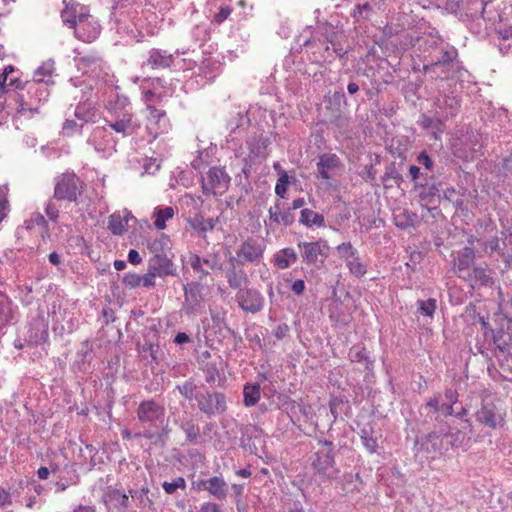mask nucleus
<instances>
[{
    "label": "nucleus",
    "mask_w": 512,
    "mask_h": 512,
    "mask_svg": "<svg viewBox=\"0 0 512 512\" xmlns=\"http://www.w3.org/2000/svg\"><path fill=\"white\" fill-rule=\"evenodd\" d=\"M74 114L83 123H94L99 117L93 102L88 99L76 107Z\"/></svg>",
    "instance_id": "58836bf2"
},
{
    "label": "nucleus",
    "mask_w": 512,
    "mask_h": 512,
    "mask_svg": "<svg viewBox=\"0 0 512 512\" xmlns=\"http://www.w3.org/2000/svg\"><path fill=\"white\" fill-rule=\"evenodd\" d=\"M13 317L12 302L7 295L0 292V328L6 326Z\"/></svg>",
    "instance_id": "8fccbe9b"
},
{
    "label": "nucleus",
    "mask_w": 512,
    "mask_h": 512,
    "mask_svg": "<svg viewBox=\"0 0 512 512\" xmlns=\"http://www.w3.org/2000/svg\"><path fill=\"white\" fill-rule=\"evenodd\" d=\"M260 381L256 383H247L243 388V404L246 407H252L260 400V382L266 379L265 374H259Z\"/></svg>",
    "instance_id": "4c0bfd02"
},
{
    "label": "nucleus",
    "mask_w": 512,
    "mask_h": 512,
    "mask_svg": "<svg viewBox=\"0 0 512 512\" xmlns=\"http://www.w3.org/2000/svg\"><path fill=\"white\" fill-rule=\"evenodd\" d=\"M360 439L366 448V450L373 454L378 449V436L374 430V427L369 423L364 425L359 432Z\"/></svg>",
    "instance_id": "79ce46f5"
},
{
    "label": "nucleus",
    "mask_w": 512,
    "mask_h": 512,
    "mask_svg": "<svg viewBox=\"0 0 512 512\" xmlns=\"http://www.w3.org/2000/svg\"><path fill=\"white\" fill-rule=\"evenodd\" d=\"M238 306L245 312L258 313L264 308L263 295L254 288L240 289L236 294Z\"/></svg>",
    "instance_id": "ddd939ff"
},
{
    "label": "nucleus",
    "mask_w": 512,
    "mask_h": 512,
    "mask_svg": "<svg viewBox=\"0 0 512 512\" xmlns=\"http://www.w3.org/2000/svg\"><path fill=\"white\" fill-rule=\"evenodd\" d=\"M106 127L125 138L137 133L141 123L132 113L124 111L116 113L112 120L106 121Z\"/></svg>",
    "instance_id": "9d476101"
},
{
    "label": "nucleus",
    "mask_w": 512,
    "mask_h": 512,
    "mask_svg": "<svg viewBox=\"0 0 512 512\" xmlns=\"http://www.w3.org/2000/svg\"><path fill=\"white\" fill-rule=\"evenodd\" d=\"M486 5L487 2L484 0H462L461 3L457 4L456 14L463 21H477L479 19H490L486 16Z\"/></svg>",
    "instance_id": "dca6fc26"
},
{
    "label": "nucleus",
    "mask_w": 512,
    "mask_h": 512,
    "mask_svg": "<svg viewBox=\"0 0 512 512\" xmlns=\"http://www.w3.org/2000/svg\"><path fill=\"white\" fill-rule=\"evenodd\" d=\"M176 424L185 433L186 441L190 444L196 445L201 441V433L199 426L194 422L193 419L183 418L176 421Z\"/></svg>",
    "instance_id": "e433bc0d"
},
{
    "label": "nucleus",
    "mask_w": 512,
    "mask_h": 512,
    "mask_svg": "<svg viewBox=\"0 0 512 512\" xmlns=\"http://www.w3.org/2000/svg\"><path fill=\"white\" fill-rule=\"evenodd\" d=\"M440 404V394H435L420 406L419 413L423 423H439L441 421L439 414Z\"/></svg>",
    "instance_id": "c756f323"
},
{
    "label": "nucleus",
    "mask_w": 512,
    "mask_h": 512,
    "mask_svg": "<svg viewBox=\"0 0 512 512\" xmlns=\"http://www.w3.org/2000/svg\"><path fill=\"white\" fill-rule=\"evenodd\" d=\"M461 280L465 281L472 290L481 287H492L495 283L493 271L488 265H474Z\"/></svg>",
    "instance_id": "4468645a"
},
{
    "label": "nucleus",
    "mask_w": 512,
    "mask_h": 512,
    "mask_svg": "<svg viewBox=\"0 0 512 512\" xmlns=\"http://www.w3.org/2000/svg\"><path fill=\"white\" fill-rule=\"evenodd\" d=\"M174 61V55L167 50L152 48L148 52V58L145 64L150 66L152 69H165L169 68Z\"/></svg>",
    "instance_id": "cd10ccee"
},
{
    "label": "nucleus",
    "mask_w": 512,
    "mask_h": 512,
    "mask_svg": "<svg viewBox=\"0 0 512 512\" xmlns=\"http://www.w3.org/2000/svg\"><path fill=\"white\" fill-rule=\"evenodd\" d=\"M267 139H250L246 142L249 153L245 157L250 162H256L260 158H265L264 150L267 147Z\"/></svg>",
    "instance_id": "a18cd8bd"
},
{
    "label": "nucleus",
    "mask_w": 512,
    "mask_h": 512,
    "mask_svg": "<svg viewBox=\"0 0 512 512\" xmlns=\"http://www.w3.org/2000/svg\"><path fill=\"white\" fill-rule=\"evenodd\" d=\"M475 417L480 424L491 429H496L504 423L503 413L493 402L483 401Z\"/></svg>",
    "instance_id": "f3484780"
},
{
    "label": "nucleus",
    "mask_w": 512,
    "mask_h": 512,
    "mask_svg": "<svg viewBox=\"0 0 512 512\" xmlns=\"http://www.w3.org/2000/svg\"><path fill=\"white\" fill-rule=\"evenodd\" d=\"M63 4L64 8L61 11V19L64 25L74 29L75 26L79 23V20H82L88 11L81 4L73 0H64Z\"/></svg>",
    "instance_id": "a878e982"
},
{
    "label": "nucleus",
    "mask_w": 512,
    "mask_h": 512,
    "mask_svg": "<svg viewBox=\"0 0 512 512\" xmlns=\"http://www.w3.org/2000/svg\"><path fill=\"white\" fill-rule=\"evenodd\" d=\"M312 468L323 480L336 479L339 469L336 466L335 450H318L312 456Z\"/></svg>",
    "instance_id": "6e6552de"
},
{
    "label": "nucleus",
    "mask_w": 512,
    "mask_h": 512,
    "mask_svg": "<svg viewBox=\"0 0 512 512\" xmlns=\"http://www.w3.org/2000/svg\"><path fill=\"white\" fill-rule=\"evenodd\" d=\"M208 180L212 187L225 192L230 184L231 178L222 167H211L207 172Z\"/></svg>",
    "instance_id": "f704fd0d"
},
{
    "label": "nucleus",
    "mask_w": 512,
    "mask_h": 512,
    "mask_svg": "<svg viewBox=\"0 0 512 512\" xmlns=\"http://www.w3.org/2000/svg\"><path fill=\"white\" fill-rule=\"evenodd\" d=\"M350 217V210L346 204L331 205L328 208V217L326 219L327 227L333 231H339V228L345 224Z\"/></svg>",
    "instance_id": "bb28decb"
},
{
    "label": "nucleus",
    "mask_w": 512,
    "mask_h": 512,
    "mask_svg": "<svg viewBox=\"0 0 512 512\" xmlns=\"http://www.w3.org/2000/svg\"><path fill=\"white\" fill-rule=\"evenodd\" d=\"M299 223L307 228H326L327 223L323 214L309 208L300 211Z\"/></svg>",
    "instance_id": "c9c22d12"
},
{
    "label": "nucleus",
    "mask_w": 512,
    "mask_h": 512,
    "mask_svg": "<svg viewBox=\"0 0 512 512\" xmlns=\"http://www.w3.org/2000/svg\"><path fill=\"white\" fill-rule=\"evenodd\" d=\"M497 39L512 42V18H501L496 28Z\"/></svg>",
    "instance_id": "13d9d810"
},
{
    "label": "nucleus",
    "mask_w": 512,
    "mask_h": 512,
    "mask_svg": "<svg viewBox=\"0 0 512 512\" xmlns=\"http://www.w3.org/2000/svg\"><path fill=\"white\" fill-rule=\"evenodd\" d=\"M42 80L44 78L25 82V92L17 95V103L21 111L38 112L40 103L48 100L51 85Z\"/></svg>",
    "instance_id": "f03ea898"
},
{
    "label": "nucleus",
    "mask_w": 512,
    "mask_h": 512,
    "mask_svg": "<svg viewBox=\"0 0 512 512\" xmlns=\"http://www.w3.org/2000/svg\"><path fill=\"white\" fill-rule=\"evenodd\" d=\"M441 433H443V438H445L446 450L448 449V446L460 447L465 440V434L463 432H461L460 430L452 432L449 425L445 421H443Z\"/></svg>",
    "instance_id": "de8ad7c7"
},
{
    "label": "nucleus",
    "mask_w": 512,
    "mask_h": 512,
    "mask_svg": "<svg viewBox=\"0 0 512 512\" xmlns=\"http://www.w3.org/2000/svg\"><path fill=\"white\" fill-rule=\"evenodd\" d=\"M476 255L473 247L465 246L457 252L454 258L453 271L455 275L461 279L465 276L475 265Z\"/></svg>",
    "instance_id": "b1692460"
},
{
    "label": "nucleus",
    "mask_w": 512,
    "mask_h": 512,
    "mask_svg": "<svg viewBox=\"0 0 512 512\" xmlns=\"http://www.w3.org/2000/svg\"><path fill=\"white\" fill-rule=\"evenodd\" d=\"M461 107V97L454 91H439L435 101V114L437 122L442 124L443 121L455 117Z\"/></svg>",
    "instance_id": "0eeeda50"
},
{
    "label": "nucleus",
    "mask_w": 512,
    "mask_h": 512,
    "mask_svg": "<svg viewBox=\"0 0 512 512\" xmlns=\"http://www.w3.org/2000/svg\"><path fill=\"white\" fill-rule=\"evenodd\" d=\"M54 70V61L48 60L35 70L32 80H36L37 78H44V80H42L43 82H48V85L53 86L54 80L52 78V75Z\"/></svg>",
    "instance_id": "3c124183"
},
{
    "label": "nucleus",
    "mask_w": 512,
    "mask_h": 512,
    "mask_svg": "<svg viewBox=\"0 0 512 512\" xmlns=\"http://www.w3.org/2000/svg\"><path fill=\"white\" fill-rule=\"evenodd\" d=\"M170 433V429L168 424L164 423L159 425L156 429H145L143 431H139L134 433L135 438H145L151 441V444L156 446L163 447L165 445V440Z\"/></svg>",
    "instance_id": "2f4dec72"
},
{
    "label": "nucleus",
    "mask_w": 512,
    "mask_h": 512,
    "mask_svg": "<svg viewBox=\"0 0 512 512\" xmlns=\"http://www.w3.org/2000/svg\"><path fill=\"white\" fill-rule=\"evenodd\" d=\"M303 263L308 266L319 267L329 255L328 241L319 238L317 241H299L297 243Z\"/></svg>",
    "instance_id": "423d86ee"
},
{
    "label": "nucleus",
    "mask_w": 512,
    "mask_h": 512,
    "mask_svg": "<svg viewBox=\"0 0 512 512\" xmlns=\"http://www.w3.org/2000/svg\"><path fill=\"white\" fill-rule=\"evenodd\" d=\"M348 356L351 362L361 363L367 370L373 369L374 361L368 356L364 346L354 345L351 347Z\"/></svg>",
    "instance_id": "49530a36"
},
{
    "label": "nucleus",
    "mask_w": 512,
    "mask_h": 512,
    "mask_svg": "<svg viewBox=\"0 0 512 512\" xmlns=\"http://www.w3.org/2000/svg\"><path fill=\"white\" fill-rule=\"evenodd\" d=\"M227 283L231 289L240 290L248 282V276L242 268L228 266L225 270Z\"/></svg>",
    "instance_id": "ea45409f"
},
{
    "label": "nucleus",
    "mask_w": 512,
    "mask_h": 512,
    "mask_svg": "<svg viewBox=\"0 0 512 512\" xmlns=\"http://www.w3.org/2000/svg\"><path fill=\"white\" fill-rule=\"evenodd\" d=\"M443 421L435 423V430L428 433L420 443L418 451H424L427 453L441 451L444 448L445 438H443L442 432ZM419 445V441L415 442V446Z\"/></svg>",
    "instance_id": "393cba45"
},
{
    "label": "nucleus",
    "mask_w": 512,
    "mask_h": 512,
    "mask_svg": "<svg viewBox=\"0 0 512 512\" xmlns=\"http://www.w3.org/2000/svg\"><path fill=\"white\" fill-rule=\"evenodd\" d=\"M103 501L108 508L112 506L121 512H125L130 504L128 496L123 491L113 488H108Z\"/></svg>",
    "instance_id": "7c9ffc66"
},
{
    "label": "nucleus",
    "mask_w": 512,
    "mask_h": 512,
    "mask_svg": "<svg viewBox=\"0 0 512 512\" xmlns=\"http://www.w3.org/2000/svg\"><path fill=\"white\" fill-rule=\"evenodd\" d=\"M170 248V238L166 234H162L159 238L149 243V249L154 254H166L165 250Z\"/></svg>",
    "instance_id": "bf43d9fd"
},
{
    "label": "nucleus",
    "mask_w": 512,
    "mask_h": 512,
    "mask_svg": "<svg viewBox=\"0 0 512 512\" xmlns=\"http://www.w3.org/2000/svg\"><path fill=\"white\" fill-rule=\"evenodd\" d=\"M196 407L207 418L224 414L228 409L227 396L216 390H205L197 397Z\"/></svg>",
    "instance_id": "39448f33"
},
{
    "label": "nucleus",
    "mask_w": 512,
    "mask_h": 512,
    "mask_svg": "<svg viewBox=\"0 0 512 512\" xmlns=\"http://www.w3.org/2000/svg\"><path fill=\"white\" fill-rule=\"evenodd\" d=\"M383 180H393L396 185H400L403 182V176L396 168L395 163H390L385 170Z\"/></svg>",
    "instance_id": "774afa93"
},
{
    "label": "nucleus",
    "mask_w": 512,
    "mask_h": 512,
    "mask_svg": "<svg viewBox=\"0 0 512 512\" xmlns=\"http://www.w3.org/2000/svg\"><path fill=\"white\" fill-rule=\"evenodd\" d=\"M417 311L426 317L432 318L437 309V301L434 298L428 300H417Z\"/></svg>",
    "instance_id": "052dcab7"
},
{
    "label": "nucleus",
    "mask_w": 512,
    "mask_h": 512,
    "mask_svg": "<svg viewBox=\"0 0 512 512\" xmlns=\"http://www.w3.org/2000/svg\"><path fill=\"white\" fill-rule=\"evenodd\" d=\"M147 268L149 271H152L156 277L161 279L168 276H177V266L166 254L153 255L148 260Z\"/></svg>",
    "instance_id": "4be33fe9"
},
{
    "label": "nucleus",
    "mask_w": 512,
    "mask_h": 512,
    "mask_svg": "<svg viewBox=\"0 0 512 512\" xmlns=\"http://www.w3.org/2000/svg\"><path fill=\"white\" fill-rule=\"evenodd\" d=\"M298 259V255L293 248L287 247L281 249L274 255L273 263L278 269L284 270L289 268Z\"/></svg>",
    "instance_id": "37998d69"
},
{
    "label": "nucleus",
    "mask_w": 512,
    "mask_h": 512,
    "mask_svg": "<svg viewBox=\"0 0 512 512\" xmlns=\"http://www.w3.org/2000/svg\"><path fill=\"white\" fill-rule=\"evenodd\" d=\"M193 488L207 491L218 500H224L229 492L226 481L221 476H213L208 479H200L192 483Z\"/></svg>",
    "instance_id": "aec40b11"
},
{
    "label": "nucleus",
    "mask_w": 512,
    "mask_h": 512,
    "mask_svg": "<svg viewBox=\"0 0 512 512\" xmlns=\"http://www.w3.org/2000/svg\"><path fill=\"white\" fill-rule=\"evenodd\" d=\"M199 370L203 372L205 382L212 388L223 387L227 381L225 362L221 356L214 358L213 362L204 363Z\"/></svg>",
    "instance_id": "f8f14e48"
},
{
    "label": "nucleus",
    "mask_w": 512,
    "mask_h": 512,
    "mask_svg": "<svg viewBox=\"0 0 512 512\" xmlns=\"http://www.w3.org/2000/svg\"><path fill=\"white\" fill-rule=\"evenodd\" d=\"M188 222L195 231L201 234L211 231L214 228L213 220H206L201 214H195L193 217L189 218Z\"/></svg>",
    "instance_id": "603ef678"
},
{
    "label": "nucleus",
    "mask_w": 512,
    "mask_h": 512,
    "mask_svg": "<svg viewBox=\"0 0 512 512\" xmlns=\"http://www.w3.org/2000/svg\"><path fill=\"white\" fill-rule=\"evenodd\" d=\"M337 253L341 259L347 263L352 258L359 254L358 250L353 247L351 242H343L336 247Z\"/></svg>",
    "instance_id": "680f3d73"
},
{
    "label": "nucleus",
    "mask_w": 512,
    "mask_h": 512,
    "mask_svg": "<svg viewBox=\"0 0 512 512\" xmlns=\"http://www.w3.org/2000/svg\"><path fill=\"white\" fill-rule=\"evenodd\" d=\"M76 61L78 69L91 78L101 79L108 75L106 62L98 53L90 52L84 54L79 56Z\"/></svg>",
    "instance_id": "9b49d317"
},
{
    "label": "nucleus",
    "mask_w": 512,
    "mask_h": 512,
    "mask_svg": "<svg viewBox=\"0 0 512 512\" xmlns=\"http://www.w3.org/2000/svg\"><path fill=\"white\" fill-rule=\"evenodd\" d=\"M83 192V181L74 173L66 171L54 178L53 199L77 202Z\"/></svg>",
    "instance_id": "7ed1b4c3"
},
{
    "label": "nucleus",
    "mask_w": 512,
    "mask_h": 512,
    "mask_svg": "<svg viewBox=\"0 0 512 512\" xmlns=\"http://www.w3.org/2000/svg\"><path fill=\"white\" fill-rule=\"evenodd\" d=\"M249 117L246 112L238 111L233 114L227 124L231 133L236 132L240 128H245L249 125Z\"/></svg>",
    "instance_id": "5fc2aeb1"
},
{
    "label": "nucleus",
    "mask_w": 512,
    "mask_h": 512,
    "mask_svg": "<svg viewBox=\"0 0 512 512\" xmlns=\"http://www.w3.org/2000/svg\"><path fill=\"white\" fill-rule=\"evenodd\" d=\"M491 332L495 348L503 354H510L512 351V326L508 325L506 330L500 328L491 330Z\"/></svg>",
    "instance_id": "473e14b6"
},
{
    "label": "nucleus",
    "mask_w": 512,
    "mask_h": 512,
    "mask_svg": "<svg viewBox=\"0 0 512 512\" xmlns=\"http://www.w3.org/2000/svg\"><path fill=\"white\" fill-rule=\"evenodd\" d=\"M203 286L199 282H190L184 286L183 311L186 315L195 314L203 302Z\"/></svg>",
    "instance_id": "412c9836"
},
{
    "label": "nucleus",
    "mask_w": 512,
    "mask_h": 512,
    "mask_svg": "<svg viewBox=\"0 0 512 512\" xmlns=\"http://www.w3.org/2000/svg\"><path fill=\"white\" fill-rule=\"evenodd\" d=\"M129 218L132 215L128 211H125V215L113 213L109 216L107 228L113 235H122L127 230Z\"/></svg>",
    "instance_id": "a19ab883"
},
{
    "label": "nucleus",
    "mask_w": 512,
    "mask_h": 512,
    "mask_svg": "<svg viewBox=\"0 0 512 512\" xmlns=\"http://www.w3.org/2000/svg\"><path fill=\"white\" fill-rule=\"evenodd\" d=\"M93 359V351L89 347L88 342H84L81 348L77 351L75 359L72 363L74 371L87 372L91 368V361Z\"/></svg>",
    "instance_id": "72a5a7b5"
},
{
    "label": "nucleus",
    "mask_w": 512,
    "mask_h": 512,
    "mask_svg": "<svg viewBox=\"0 0 512 512\" xmlns=\"http://www.w3.org/2000/svg\"><path fill=\"white\" fill-rule=\"evenodd\" d=\"M27 337L30 343L40 344L48 338V324L42 315L34 318L29 324Z\"/></svg>",
    "instance_id": "c85d7f7f"
},
{
    "label": "nucleus",
    "mask_w": 512,
    "mask_h": 512,
    "mask_svg": "<svg viewBox=\"0 0 512 512\" xmlns=\"http://www.w3.org/2000/svg\"><path fill=\"white\" fill-rule=\"evenodd\" d=\"M441 190L440 182H428L425 183L415 182L413 191L416 193L421 206L430 210L429 205L433 204L436 196H439Z\"/></svg>",
    "instance_id": "5701e85b"
},
{
    "label": "nucleus",
    "mask_w": 512,
    "mask_h": 512,
    "mask_svg": "<svg viewBox=\"0 0 512 512\" xmlns=\"http://www.w3.org/2000/svg\"><path fill=\"white\" fill-rule=\"evenodd\" d=\"M68 477H60L59 481L56 483V491L64 492L69 486L76 485L79 482V475L76 473V470L72 469Z\"/></svg>",
    "instance_id": "0e129e2a"
},
{
    "label": "nucleus",
    "mask_w": 512,
    "mask_h": 512,
    "mask_svg": "<svg viewBox=\"0 0 512 512\" xmlns=\"http://www.w3.org/2000/svg\"><path fill=\"white\" fill-rule=\"evenodd\" d=\"M165 414L164 405L154 399L142 401L136 409L137 420L143 430L158 428L164 423Z\"/></svg>",
    "instance_id": "20e7f679"
},
{
    "label": "nucleus",
    "mask_w": 512,
    "mask_h": 512,
    "mask_svg": "<svg viewBox=\"0 0 512 512\" xmlns=\"http://www.w3.org/2000/svg\"><path fill=\"white\" fill-rule=\"evenodd\" d=\"M73 30L76 38L83 42L90 43L100 35L101 26L98 20L87 12L82 20H79V23Z\"/></svg>",
    "instance_id": "a211bd4d"
},
{
    "label": "nucleus",
    "mask_w": 512,
    "mask_h": 512,
    "mask_svg": "<svg viewBox=\"0 0 512 512\" xmlns=\"http://www.w3.org/2000/svg\"><path fill=\"white\" fill-rule=\"evenodd\" d=\"M371 12L372 7L369 3L358 4L353 9L352 16L357 22H359L361 20L369 19Z\"/></svg>",
    "instance_id": "69168bd1"
},
{
    "label": "nucleus",
    "mask_w": 512,
    "mask_h": 512,
    "mask_svg": "<svg viewBox=\"0 0 512 512\" xmlns=\"http://www.w3.org/2000/svg\"><path fill=\"white\" fill-rule=\"evenodd\" d=\"M146 119L147 131L153 139H156L160 134L168 132L170 128V122L166 112L162 109L156 108L155 106H149Z\"/></svg>",
    "instance_id": "6ab92c4d"
},
{
    "label": "nucleus",
    "mask_w": 512,
    "mask_h": 512,
    "mask_svg": "<svg viewBox=\"0 0 512 512\" xmlns=\"http://www.w3.org/2000/svg\"><path fill=\"white\" fill-rule=\"evenodd\" d=\"M345 264L350 274L356 278H361L367 273V265L361 261L359 254Z\"/></svg>",
    "instance_id": "4d7b16f0"
},
{
    "label": "nucleus",
    "mask_w": 512,
    "mask_h": 512,
    "mask_svg": "<svg viewBox=\"0 0 512 512\" xmlns=\"http://www.w3.org/2000/svg\"><path fill=\"white\" fill-rule=\"evenodd\" d=\"M239 431L241 433L240 447H242L244 450L252 452L253 447L250 442H251L253 433L255 432V428L252 427L251 425L240 424ZM254 449H256L255 446H254Z\"/></svg>",
    "instance_id": "6e6d98bb"
},
{
    "label": "nucleus",
    "mask_w": 512,
    "mask_h": 512,
    "mask_svg": "<svg viewBox=\"0 0 512 512\" xmlns=\"http://www.w3.org/2000/svg\"><path fill=\"white\" fill-rule=\"evenodd\" d=\"M155 218L154 226L158 230H163L166 227V221L172 219L174 216V209L171 206L156 207L153 212Z\"/></svg>",
    "instance_id": "09e8293b"
},
{
    "label": "nucleus",
    "mask_w": 512,
    "mask_h": 512,
    "mask_svg": "<svg viewBox=\"0 0 512 512\" xmlns=\"http://www.w3.org/2000/svg\"><path fill=\"white\" fill-rule=\"evenodd\" d=\"M88 143L105 158L116 152L117 139L113 137L112 132L106 126L94 128Z\"/></svg>",
    "instance_id": "1a4fd4ad"
},
{
    "label": "nucleus",
    "mask_w": 512,
    "mask_h": 512,
    "mask_svg": "<svg viewBox=\"0 0 512 512\" xmlns=\"http://www.w3.org/2000/svg\"><path fill=\"white\" fill-rule=\"evenodd\" d=\"M288 184L289 176L286 171L282 170L275 185V194L280 198H285Z\"/></svg>",
    "instance_id": "338daca9"
},
{
    "label": "nucleus",
    "mask_w": 512,
    "mask_h": 512,
    "mask_svg": "<svg viewBox=\"0 0 512 512\" xmlns=\"http://www.w3.org/2000/svg\"><path fill=\"white\" fill-rule=\"evenodd\" d=\"M265 245L259 240L248 237L244 240L236 250V254L240 257L241 265L245 263H259L263 258Z\"/></svg>",
    "instance_id": "2eb2a0df"
},
{
    "label": "nucleus",
    "mask_w": 512,
    "mask_h": 512,
    "mask_svg": "<svg viewBox=\"0 0 512 512\" xmlns=\"http://www.w3.org/2000/svg\"><path fill=\"white\" fill-rule=\"evenodd\" d=\"M189 264L195 273H198V279L204 280L209 271L203 268V259L198 254H192L189 258Z\"/></svg>",
    "instance_id": "e2e57ef3"
},
{
    "label": "nucleus",
    "mask_w": 512,
    "mask_h": 512,
    "mask_svg": "<svg viewBox=\"0 0 512 512\" xmlns=\"http://www.w3.org/2000/svg\"><path fill=\"white\" fill-rule=\"evenodd\" d=\"M340 159L336 154H324L321 155L317 163V171L322 179H330L328 171L330 169L338 167Z\"/></svg>",
    "instance_id": "c03bdc74"
},
{
    "label": "nucleus",
    "mask_w": 512,
    "mask_h": 512,
    "mask_svg": "<svg viewBox=\"0 0 512 512\" xmlns=\"http://www.w3.org/2000/svg\"><path fill=\"white\" fill-rule=\"evenodd\" d=\"M424 72L431 77L448 79L460 68L457 49L442 37H432L424 42Z\"/></svg>",
    "instance_id": "f257e3e1"
},
{
    "label": "nucleus",
    "mask_w": 512,
    "mask_h": 512,
    "mask_svg": "<svg viewBox=\"0 0 512 512\" xmlns=\"http://www.w3.org/2000/svg\"><path fill=\"white\" fill-rule=\"evenodd\" d=\"M176 389L188 401L194 400L197 402V397L199 396L200 392L197 391V386L192 380H186L182 384L177 385Z\"/></svg>",
    "instance_id": "864d4df0"
}]
</instances>
